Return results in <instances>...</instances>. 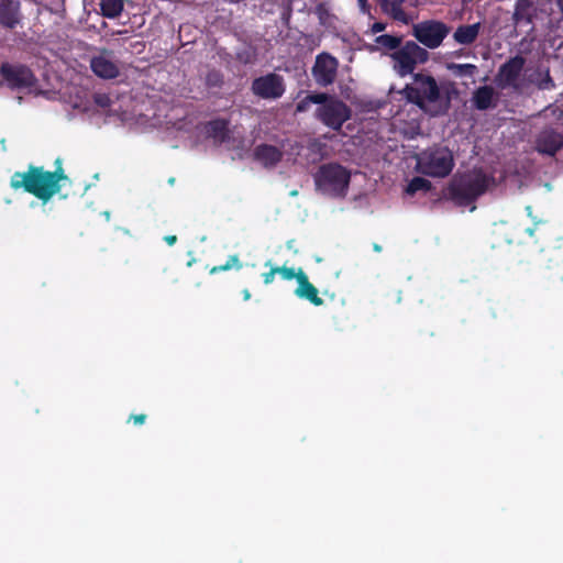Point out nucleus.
I'll return each mask as SVG.
<instances>
[{"label": "nucleus", "mask_w": 563, "mask_h": 563, "mask_svg": "<svg viewBox=\"0 0 563 563\" xmlns=\"http://www.w3.org/2000/svg\"><path fill=\"white\" fill-rule=\"evenodd\" d=\"M431 187L432 185L428 179L416 176L407 185L406 192L408 195H415L418 191L427 192L431 189Z\"/></svg>", "instance_id": "cd10ccee"}, {"label": "nucleus", "mask_w": 563, "mask_h": 563, "mask_svg": "<svg viewBox=\"0 0 563 563\" xmlns=\"http://www.w3.org/2000/svg\"><path fill=\"white\" fill-rule=\"evenodd\" d=\"M527 232L529 233L530 236H532L534 233V229H528Z\"/></svg>", "instance_id": "ea45409f"}, {"label": "nucleus", "mask_w": 563, "mask_h": 563, "mask_svg": "<svg viewBox=\"0 0 563 563\" xmlns=\"http://www.w3.org/2000/svg\"><path fill=\"white\" fill-rule=\"evenodd\" d=\"M401 36L383 34L375 38V43L383 49L397 51L401 46Z\"/></svg>", "instance_id": "bb28decb"}, {"label": "nucleus", "mask_w": 563, "mask_h": 563, "mask_svg": "<svg viewBox=\"0 0 563 563\" xmlns=\"http://www.w3.org/2000/svg\"><path fill=\"white\" fill-rule=\"evenodd\" d=\"M223 82L222 75L219 71H210L207 75V85L209 87H220Z\"/></svg>", "instance_id": "7c9ffc66"}, {"label": "nucleus", "mask_w": 563, "mask_h": 563, "mask_svg": "<svg viewBox=\"0 0 563 563\" xmlns=\"http://www.w3.org/2000/svg\"><path fill=\"white\" fill-rule=\"evenodd\" d=\"M453 167V153L446 146L429 147L417 156L418 172L430 177H446Z\"/></svg>", "instance_id": "39448f33"}, {"label": "nucleus", "mask_w": 563, "mask_h": 563, "mask_svg": "<svg viewBox=\"0 0 563 563\" xmlns=\"http://www.w3.org/2000/svg\"><path fill=\"white\" fill-rule=\"evenodd\" d=\"M164 241L168 244V245H174L176 242H177V236L176 235H166L164 238Z\"/></svg>", "instance_id": "f704fd0d"}, {"label": "nucleus", "mask_w": 563, "mask_h": 563, "mask_svg": "<svg viewBox=\"0 0 563 563\" xmlns=\"http://www.w3.org/2000/svg\"><path fill=\"white\" fill-rule=\"evenodd\" d=\"M231 268H236V269H241L242 268V263H241L240 257H239L238 254L230 255L224 264L213 266L209 271V273L211 275H214V274H218V273H221V272L229 271Z\"/></svg>", "instance_id": "c85d7f7f"}, {"label": "nucleus", "mask_w": 563, "mask_h": 563, "mask_svg": "<svg viewBox=\"0 0 563 563\" xmlns=\"http://www.w3.org/2000/svg\"><path fill=\"white\" fill-rule=\"evenodd\" d=\"M350 179V170L339 163L323 164L318 168L314 175L317 188L333 197L345 196Z\"/></svg>", "instance_id": "20e7f679"}, {"label": "nucleus", "mask_w": 563, "mask_h": 563, "mask_svg": "<svg viewBox=\"0 0 563 563\" xmlns=\"http://www.w3.org/2000/svg\"><path fill=\"white\" fill-rule=\"evenodd\" d=\"M450 33V26L438 20H427L412 26L416 40L430 49L438 48Z\"/></svg>", "instance_id": "1a4fd4ad"}, {"label": "nucleus", "mask_w": 563, "mask_h": 563, "mask_svg": "<svg viewBox=\"0 0 563 563\" xmlns=\"http://www.w3.org/2000/svg\"><path fill=\"white\" fill-rule=\"evenodd\" d=\"M446 68L455 77H473L477 73V66L474 64L450 63Z\"/></svg>", "instance_id": "a878e982"}, {"label": "nucleus", "mask_w": 563, "mask_h": 563, "mask_svg": "<svg viewBox=\"0 0 563 563\" xmlns=\"http://www.w3.org/2000/svg\"><path fill=\"white\" fill-rule=\"evenodd\" d=\"M316 115L328 128L340 131L351 119L352 110L344 101L328 95L327 101L321 102Z\"/></svg>", "instance_id": "6e6552de"}, {"label": "nucleus", "mask_w": 563, "mask_h": 563, "mask_svg": "<svg viewBox=\"0 0 563 563\" xmlns=\"http://www.w3.org/2000/svg\"><path fill=\"white\" fill-rule=\"evenodd\" d=\"M479 31H481L479 22L474 23V24L460 25L456 27L455 32L453 33V38L459 44L471 45L477 40Z\"/></svg>", "instance_id": "4be33fe9"}, {"label": "nucleus", "mask_w": 563, "mask_h": 563, "mask_svg": "<svg viewBox=\"0 0 563 563\" xmlns=\"http://www.w3.org/2000/svg\"><path fill=\"white\" fill-rule=\"evenodd\" d=\"M473 106L476 110L485 111L496 107V93L492 86H481L472 97Z\"/></svg>", "instance_id": "412c9836"}, {"label": "nucleus", "mask_w": 563, "mask_h": 563, "mask_svg": "<svg viewBox=\"0 0 563 563\" xmlns=\"http://www.w3.org/2000/svg\"><path fill=\"white\" fill-rule=\"evenodd\" d=\"M338 68L339 60L330 53L318 54L311 68L314 82L320 87L331 86L336 79Z\"/></svg>", "instance_id": "f8f14e48"}, {"label": "nucleus", "mask_w": 563, "mask_h": 563, "mask_svg": "<svg viewBox=\"0 0 563 563\" xmlns=\"http://www.w3.org/2000/svg\"><path fill=\"white\" fill-rule=\"evenodd\" d=\"M394 62V70L400 76H413L418 64H424L429 59V52L413 41H407L390 55Z\"/></svg>", "instance_id": "0eeeda50"}, {"label": "nucleus", "mask_w": 563, "mask_h": 563, "mask_svg": "<svg viewBox=\"0 0 563 563\" xmlns=\"http://www.w3.org/2000/svg\"><path fill=\"white\" fill-rule=\"evenodd\" d=\"M100 11L107 19H117L124 10L123 0H100Z\"/></svg>", "instance_id": "5701e85b"}, {"label": "nucleus", "mask_w": 563, "mask_h": 563, "mask_svg": "<svg viewBox=\"0 0 563 563\" xmlns=\"http://www.w3.org/2000/svg\"><path fill=\"white\" fill-rule=\"evenodd\" d=\"M560 10L563 12V0H556Z\"/></svg>", "instance_id": "58836bf2"}, {"label": "nucleus", "mask_w": 563, "mask_h": 563, "mask_svg": "<svg viewBox=\"0 0 563 563\" xmlns=\"http://www.w3.org/2000/svg\"><path fill=\"white\" fill-rule=\"evenodd\" d=\"M526 90L530 86H534L538 90H553L556 85L550 74L549 67L537 66L533 69L527 68L526 71Z\"/></svg>", "instance_id": "2eb2a0df"}, {"label": "nucleus", "mask_w": 563, "mask_h": 563, "mask_svg": "<svg viewBox=\"0 0 563 563\" xmlns=\"http://www.w3.org/2000/svg\"><path fill=\"white\" fill-rule=\"evenodd\" d=\"M276 274H277L276 266L272 267L268 272L263 273L262 277H263L264 284L265 285L272 284L274 282V277Z\"/></svg>", "instance_id": "2f4dec72"}, {"label": "nucleus", "mask_w": 563, "mask_h": 563, "mask_svg": "<svg viewBox=\"0 0 563 563\" xmlns=\"http://www.w3.org/2000/svg\"><path fill=\"white\" fill-rule=\"evenodd\" d=\"M250 298H251V294H250L249 289H244L243 290V299L249 300Z\"/></svg>", "instance_id": "c9c22d12"}, {"label": "nucleus", "mask_w": 563, "mask_h": 563, "mask_svg": "<svg viewBox=\"0 0 563 563\" xmlns=\"http://www.w3.org/2000/svg\"><path fill=\"white\" fill-rule=\"evenodd\" d=\"M406 0H378L379 8L384 14L391 20L402 24H409L412 18L404 10Z\"/></svg>", "instance_id": "aec40b11"}, {"label": "nucleus", "mask_w": 563, "mask_h": 563, "mask_svg": "<svg viewBox=\"0 0 563 563\" xmlns=\"http://www.w3.org/2000/svg\"><path fill=\"white\" fill-rule=\"evenodd\" d=\"M90 68L96 76L103 79H114L120 74L118 63L112 58L111 53L106 49L90 59Z\"/></svg>", "instance_id": "4468645a"}, {"label": "nucleus", "mask_w": 563, "mask_h": 563, "mask_svg": "<svg viewBox=\"0 0 563 563\" xmlns=\"http://www.w3.org/2000/svg\"><path fill=\"white\" fill-rule=\"evenodd\" d=\"M277 274L285 280L296 279L298 282L299 271L296 272L292 267L276 266Z\"/></svg>", "instance_id": "c756f323"}, {"label": "nucleus", "mask_w": 563, "mask_h": 563, "mask_svg": "<svg viewBox=\"0 0 563 563\" xmlns=\"http://www.w3.org/2000/svg\"><path fill=\"white\" fill-rule=\"evenodd\" d=\"M386 29V24L383 23V22H375L373 25H372V32L374 34L376 33H379V32H383L384 30Z\"/></svg>", "instance_id": "72a5a7b5"}, {"label": "nucleus", "mask_w": 563, "mask_h": 563, "mask_svg": "<svg viewBox=\"0 0 563 563\" xmlns=\"http://www.w3.org/2000/svg\"><path fill=\"white\" fill-rule=\"evenodd\" d=\"M298 287L295 289V295L298 298L306 299L314 306L323 305V299L319 297V291L313 284L309 282L307 274L299 268Z\"/></svg>", "instance_id": "a211bd4d"}, {"label": "nucleus", "mask_w": 563, "mask_h": 563, "mask_svg": "<svg viewBox=\"0 0 563 563\" xmlns=\"http://www.w3.org/2000/svg\"><path fill=\"white\" fill-rule=\"evenodd\" d=\"M373 249H374L375 252H380L382 251V246L379 244H377V243H375L373 245Z\"/></svg>", "instance_id": "4c0bfd02"}, {"label": "nucleus", "mask_w": 563, "mask_h": 563, "mask_svg": "<svg viewBox=\"0 0 563 563\" xmlns=\"http://www.w3.org/2000/svg\"><path fill=\"white\" fill-rule=\"evenodd\" d=\"M56 163L58 166L53 172L45 170L42 166L29 165L25 172L13 173L10 187L13 190L22 189L46 203L60 191V181L68 179L59 159Z\"/></svg>", "instance_id": "f03ea898"}, {"label": "nucleus", "mask_w": 563, "mask_h": 563, "mask_svg": "<svg viewBox=\"0 0 563 563\" xmlns=\"http://www.w3.org/2000/svg\"><path fill=\"white\" fill-rule=\"evenodd\" d=\"M412 79L402 89L405 99L431 117L446 114L451 108L450 92H443L435 78L429 74L416 73Z\"/></svg>", "instance_id": "f257e3e1"}, {"label": "nucleus", "mask_w": 563, "mask_h": 563, "mask_svg": "<svg viewBox=\"0 0 563 563\" xmlns=\"http://www.w3.org/2000/svg\"><path fill=\"white\" fill-rule=\"evenodd\" d=\"M0 77L12 90L29 89L35 86L36 77L25 65L2 63L0 66Z\"/></svg>", "instance_id": "9d476101"}, {"label": "nucleus", "mask_w": 563, "mask_h": 563, "mask_svg": "<svg viewBox=\"0 0 563 563\" xmlns=\"http://www.w3.org/2000/svg\"><path fill=\"white\" fill-rule=\"evenodd\" d=\"M537 16V10L531 0H517L512 20L516 26H527V33L533 31V20Z\"/></svg>", "instance_id": "dca6fc26"}, {"label": "nucleus", "mask_w": 563, "mask_h": 563, "mask_svg": "<svg viewBox=\"0 0 563 563\" xmlns=\"http://www.w3.org/2000/svg\"><path fill=\"white\" fill-rule=\"evenodd\" d=\"M328 93L325 92H313L307 95L296 104V112H306L312 103L321 104V102L327 101Z\"/></svg>", "instance_id": "393cba45"}, {"label": "nucleus", "mask_w": 563, "mask_h": 563, "mask_svg": "<svg viewBox=\"0 0 563 563\" xmlns=\"http://www.w3.org/2000/svg\"><path fill=\"white\" fill-rule=\"evenodd\" d=\"M253 155L254 159L266 168L275 167L283 159V152L278 147L269 144L255 146Z\"/></svg>", "instance_id": "6ab92c4d"}, {"label": "nucleus", "mask_w": 563, "mask_h": 563, "mask_svg": "<svg viewBox=\"0 0 563 563\" xmlns=\"http://www.w3.org/2000/svg\"><path fill=\"white\" fill-rule=\"evenodd\" d=\"M563 147V134L552 128H545L538 133L534 148L538 153L554 156Z\"/></svg>", "instance_id": "ddd939ff"}, {"label": "nucleus", "mask_w": 563, "mask_h": 563, "mask_svg": "<svg viewBox=\"0 0 563 563\" xmlns=\"http://www.w3.org/2000/svg\"><path fill=\"white\" fill-rule=\"evenodd\" d=\"M207 132L209 136L223 142L228 137L229 121L225 119H216L207 124Z\"/></svg>", "instance_id": "b1692460"}, {"label": "nucleus", "mask_w": 563, "mask_h": 563, "mask_svg": "<svg viewBox=\"0 0 563 563\" xmlns=\"http://www.w3.org/2000/svg\"><path fill=\"white\" fill-rule=\"evenodd\" d=\"M496 186L493 175L482 168L456 174L448 187L450 199L459 207L473 205L481 196Z\"/></svg>", "instance_id": "7ed1b4c3"}, {"label": "nucleus", "mask_w": 563, "mask_h": 563, "mask_svg": "<svg viewBox=\"0 0 563 563\" xmlns=\"http://www.w3.org/2000/svg\"><path fill=\"white\" fill-rule=\"evenodd\" d=\"M526 63L527 59L521 54L510 56L498 67L494 78L496 86L501 90H510L515 93L526 91Z\"/></svg>", "instance_id": "423d86ee"}, {"label": "nucleus", "mask_w": 563, "mask_h": 563, "mask_svg": "<svg viewBox=\"0 0 563 563\" xmlns=\"http://www.w3.org/2000/svg\"><path fill=\"white\" fill-rule=\"evenodd\" d=\"M358 3H360V5H361V8H362L363 10H365L366 4H367V0H358Z\"/></svg>", "instance_id": "e433bc0d"}, {"label": "nucleus", "mask_w": 563, "mask_h": 563, "mask_svg": "<svg viewBox=\"0 0 563 563\" xmlns=\"http://www.w3.org/2000/svg\"><path fill=\"white\" fill-rule=\"evenodd\" d=\"M21 22V3L19 0H0V25L14 29Z\"/></svg>", "instance_id": "f3484780"}, {"label": "nucleus", "mask_w": 563, "mask_h": 563, "mask_svg": "<svg viewBox=\"0 0 563 563\" xmlns=\"http://www.w3.org/2000/svg\"><path fill=\"white\" fill-rule=\"evenodd\" d=\"M251 90L253 95L261 99H279L286 90L284 77L276 73H268L260 76L253 79Z\"/></svg>", "instance_id": "9b49d317"}, {"label": "nucleus", "mask_w": 563, "mask_h": 563, "mask_svg": "<svg viewBox=\"0 0 563 563\" xmlns=\"http://www.w3.org/2000/svg\"><path fill=\"white\" fill-rule=\"evenodd\" d=\"M146 415L139 413V415H131L129 418V421H132L134 424L141 426L145 422Z\"/></svg>", "instance_id": "473e14b6"}]
</instances>
